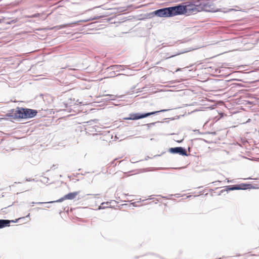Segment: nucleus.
<instances>
[{"mask_svg":"<svg viewBox=\"0 0 259 259\" xmlns=\"http://www.w3.org/2000/svg\"><path fill=\"white\" fill-rule=\"evenodd\" d=\"M37 204H41V203H43L42 202H38L37 203Z\"/></svg>","mask_w":259,"mask_h":259,"instance_id":"obj_12","label":"nucleus"},{"mask_svg":"<svg viewBox=\"0 0 259 259\" xmlns=\"http://www.w3.org/2000/svg\"><path fill=\"white\" fill-rule=\"evenodd\" d=\"M13 119H25V108L17 107L9 115Z\"/></svg>","mask_w":259,"mask_h":259,"instance_id":"obj_4","label":"nucleus"},{"mask_svg":"<svg viewBox=\"0 0 259 259\" xmlns=\"http://www.w3.org/2000/svg\"><path fill=\"white\" fill-rule=\"evenodd\" d=\"M39 16H40V14L36 13V14L32 15L31 16H30L29 17L30 18H35V17H38Z\"/></svg>","mask_w":259,"mask_h":259,"instance_id":"obj_10","label":"nucleus"},{"mask_svg":"<svg viewBox=\"0 0 259 259\" xmlns=\"http://www.w3.org/2000/svg\"><path fill=\"white\" fill-rule=\"evenodd\" d=\"M88 21V20H83V22H87V21Z\"/></svg>","mask_w":259,"mask_h":259,"instance_id":"obj_13","label":"nucleus"},{"mask_svg":"<svg viewBox=\"0 0 259 259\" xmlns=\"http://www.w3.org/2000/svg\"><path fill=\"white\" fill-rule=\"evenodd\" d=\"M78 192H74L69 193L65 195H64L62 198L56 201L58 202H61L65 200H72L74 199L76 196L78 194Z\"/></svg>","mask_w":259,"mask_h":259,"instance_id":"obj_5","label":"nucleus"},{"mask_svg":"<svg viewBox=\"0 0 259 259\" xmlns=\"http://www.w3.org/2000/svg\"><path fill=\"white\" fill-rule=\"evenodd\" d=\"M175 7L177 15H185L189 16L196 14L199 11L198 5L195 4L194 0H187Z\"/></svg>","mask_w":259,"mask_h":259,"instance_id":"obj_1","label":"nucleus"},{"mask_svg":"<svg viewBox=\"0 0 259 259\" xmlns=\"http://www.w3.org/2000/svg\"><path fill=\"white\" fill-rule=\"evenodd\" d=\"M249 186V185L248 184H240V185H236L234 186H228L226 187V190L227 191L229 190H240V189H246L248 188V186Z\"/></svg>","mask_w":259,"mask_h":259,"instance_id":"obj_7","label":"nucleus"},{"mask_svg":"<svg viewBox=\"0 0 259 259\" xmlns=\"http://www.w3.org/2000/svg\"><path fill=\"white\" fill-rule=\"evenodd\" d=\"M253 179L254 180H257V178H254Z\"/></svg>","mask_w":259,"mask_h":259,"instance_id":"obj_14","label":"nucleus"},{"mask_svg":"<svg viewBox=\"0 0 259 259\" xmlns=\"http://www.w3.org/2000/svg\"><path fill=\"white\" fill-rule=\"evenodd\" d=\"M160 17H170L177 16L175 7H170L157 10L153 12Z\"/></svg>","mask_w":259,"mask_h":259,"instance_id":"obj_2","label":"nucleus"},{"mask_svg":"<svg viewBox=\"0 0 259 259\" xmlns=\"http://www.w3.org/2000/svg\"><path fill=\"white\" fill-rule=\"evenodd\" d=\"M10 223V221L9 220H0V229L9 226Z\"/></svg>","mask_w":259,"mask_h":259,"instance_id":"obj_9","label":"nucleus"},{"mask_svg":"<svg viewBox=\"0 0 259 259\" xmlns=\"http://www.w3.org/2000/svg\"><path fill=\"white\" fill-rule=\"evenodd\" d=\"M166 110H162L159 111H154L149 113H146L144 114H140V113H131L130 114V116L128 117L124 118V120H138L141 118L147 117L150 115L155 114L156 113L159 112H164Z\"/></svg>","mask_w":259,"mask_h":259,"instance_id":"obj_3","label":"nucleus"},{"mask_svg":"<svg viewBox=\"0 0 259 259\" xmlns=\"http://www.w3.org/2000/svg\"><path fill=\"white\" fill-rule=\"evenodd\" d=\"M37 113L35 110L25 108V118H32L36 115Z\"/></svg>","mask_w":259,"mask_h":259,"instance_id":"obj_8","label":"nucleus"},{"mask_svg":"<svg viewBox=\"0 0 259 259\" xmlns=\"http://www.w3.org/2000/svg\"><path fill=\"white\" fill-rule=\"evenodd\" d=\"M100 17H101V16L96 17L93 18L92 19H90V20H95V19H99ZM89 20H90V19Z\"/></svg>","mask_w":259,"mask_h":259,"instance_id":"obj_11","label":"nucleus"},{"mask_svg":"<svg viewBox=\"0 0 259 259\" xmlns=\"http://www.w3.org/2000/svg\"><path fill=\"white\" fill-rule=\"evenodd\" d=\"M169 151L171 153H178L183 156L187 155V151L186 150L181 147L171 148L169 149Z\"/></svg>","mask_w":259,"mask_h":259,"instance_id":"obj_6","label":"nucleus"}]
</instances>
